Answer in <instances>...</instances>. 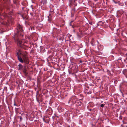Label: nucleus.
<instances>
[{
  "label": "nucleus",
  "instance_id": "7",
  "mask_svg": "<svg viewBox=\"0 0 127 127\" xmlns=\"http://www.w3.org/2000/svg\"><path fill=\"white\" fill-rule=\"evenodd\" d=\"M20 120H22V117H20Z\"/></svg>",
  "mask_w": 127,
  "mask_h": 127
},
{
  "label": "nucleus",
  "instance_id": "6",
  "mask_svg": "<svg viewBox=\"0 0 127 127\" xmlns=\"http://www.w3.org/2000/svg\"><path fill=\"white\" fill-rule=\"evenodd\" d=\"M43 120L44 121V122H48V121H46L44 119H43Z\"/></svg>",
  "mask_w": 127,
  "mask_h": 127
},
{
  "label": "nucleus",
  "instance_id": "4",
  "mask_svg": "<svg viewBox=\"0 0 127 127\" xmlns=\"http://www.w3.org/2000/svg\"><path fill=\"white\" fill-rule=\"evenodd\" d=\"M22 65H21V64H19V68L20 69H21L22 68Z\"/></svg>",
  "mask_w": 127,
  "mask_h": 127
},
{
  "label": "nucleus",
  "instance_id": "5",
  "mask_svg": "<svg viewBox=\"0 0 127 127\" xmlns=\"http://www.w3.org/2000/svg\"><path fill=\"white\" fill-rule=\"evenodd\" d=\"M100 106H101V107H103L104 106V105L103 104H102Z\"/></svg>",
  "mask_w": 127,
  "mask_h": 127
},
{
  "label": "nucleus",
  "instance_id": "3",
  "mask_svg": "<svg viewBox=\"0 0 127 127\" xmlns=\"http://www.w3.org/2000/svg\"><path fill=\"white\" fill-rule=\"evenodd\" d=\"M17 31L20 34H21L20 33H19V31H22V26L20 25H19L18 26V28L17 29Z\"/></svg>",
  "mask_w": 127,
  "mask_h": 127
},
{
  "label": "nucleus",
  "instance_id": "8",
  "mask_svg": "<svg viewBox=\"0 0 127 127\" xmlns=\"http://www.w3.org/2000/svg\"><path fill=\"white\" fill-rule=\"evenodd\" d=\"M48 20H50V17L49 16H48Z\"/></svg>",
  "mask_w": 127,
  "mask_h": 127
},
{
  "label": "nucleus",
  "instance_id": "1",
  "mask_svg": "<svg viewBox=\"0 0 127 127\" xmlns=\"http://www.w3.org/2000/svg\"><path fill=\"white\" fill-rule=\"evenodd\" d=\"M18 60L21 63L24 62L28 64L29 63L27 57V53L26 52H22L20 50L18 51L17 53Z\"/></svg>",
  "mask_w": 127,
  "mask_h": 127
},
{
  "label": "nucleus",
  "instance_id": "2",
  "mask_svg": "<svg viewBox=\"0 0 127 127\" xmlns=\"http://www.w3.org/2000/svg\"><path fill=\"white\" fill-rule=\"evenodd\" d=\"M18 36L17 34H16L14 35V38L15 39L17 40V43L18 45L20 47L23 48L25 49L26 48H25L24 47V45H25L26 43L24 42V40H22V42L20 39L17 38Z\"/></svg>",
  "mask_w": 127,
  "mask_h": 127
}]
</instances>
